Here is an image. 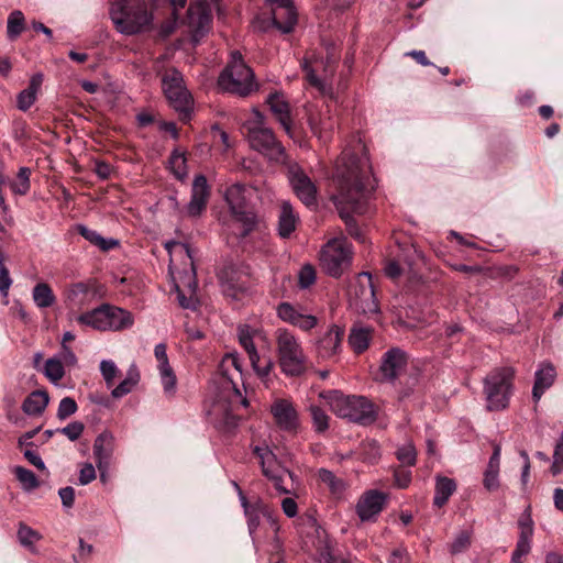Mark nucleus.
I'll list each match as a JSON object with an SVG mask.
<instances>
[{"mask_svg": "<svg viewBox=\"0 0 563 563\" xmlns=\"http://www.w3.org/2000/svg\"><path fill=\"white\" fill-rule=\"evenodd\" d=\"M369 166L366 157L344 151L336 166V194L332 200L351 236L361 242L363 234L351 213L363 214L367 210Z\"/></svg>", "mask_w": 563, "mask_h": 563, "instance_id": "nucleus-1", "label": "nucleus"}, {"mask_svg": "<svg viewBox=\"0 0 563 563\" xmlns=\"http://www.w3.org/2000/svg\"><path fill=\"white\" fill-rule=\"evenodd\" d=\"M110 14L117 30L125 35L150 30L153 21L145 0H114Z\"/></svg>", "mask_w": 563, "mask_h": 563, "instance_id": "nucleus-2", "label": "nucleus"}, {"mask_svg": "<svg viewBox=\"0 0 563 563\" xmlns=\"http://www.w3.org/2000/svg\"><path fill=\"white\" fill-rule=\"evenodd\" d=\"M218 85L222 90L240 97H247L258 89L253 70L238 51L232 52L230 62L218 78Z\"/></svg>", "mask_w": 563, "mask_h": 563, "instance_id": "nucleus-3", "label": "nucleus"}, {"mask_svg": "<svg viewBox=\"0 0 563 563\" xmlns=\"http://www.w3.org/2000/svg\"><path fill=\"white\" fill-rule=\"evenodd\" d=\"M325 399L334 415L362 426H367L376 420L374 405L364 396H345L338 390H332Z\"/></svg>", "mask_w": 563, "mask_h": 563, "instance_id": "nucleus-4", "label": "nucleus"}, {"mask_svg": "<svg viewBox=\"0 0 563 563\" xmlns=\"http://www.w3.org/2000/svg\"><path fill=\"white\" fill-rule=\"evenodd\" d=\"M278 363L282 372L287 376H299L306 371V356L303 351L289 331H276Z\"/></svg>", "mask_w": 563, "mask_h": 563, "instance_id": "nucleus-5", "label": "nucleus"}, {"mask_svg": "<svg viewBox=\"0 0 563 563\" xmlns=\"http://www.w3.org/2000/svg\"><path fill=\"white\" fill-rule=\"evenodd\" d=\"M514 371L510 367L494 368L484 379L487 409L503 410L509 404Z\"/></svg>", "mask_w": 563, "mask_h": 563, "instance_id": "nucleus-6", "label": "nucleus"}, {"mask_svg": "<svg viewBox=\"0 0 563 563\" xmlns=\"http://www.w3.org/2000/svg\"><path fill=\"white\" fill-rule=\"evenodd\" d=\"M253 453L260 460L263 474L269 478L282 494H291L295 489V475L283 467L268 446L256 445Z\"/></svg>", "mask_w": 563, "mask_h": 563, "instance_id": "nucleus-7", "label": "nucleus"}, {"mask_svg": "<svg viewBox=\"0 0 563 563\" xmlns=\"http://www.w3.org/2000/svg\"><path fill=\"white\" fill-rule=\"evenodd\" d=\"M163 90L170 106L179 112L183 121L190 118L192 99L186 87L179 70L170 68L166 70L162 79Z\"/></svg>", "mask_w": 563, "mask_h": 563, "instance_id": "nucleus-8", "label": "nucleus"}, {"mask_svg": "<svg viewBox=\"0 0 563 563\" xmlns=\"http://www.w3.org/2000/svg\"><path fill=\"white\" fill-rule=\"evenodd\" d=\"M247 188L244 184L235 183L225 191V201L234 220L242 224L241 235H247L256 224V216L247 203Z\"/></svg>", "mask_w": 563, "mask_h": 563, "instance_id": "nucleus-9", "label": "nucleus"}, {"mask_svg": "<svg viewBox=\"0 0 563 563\" xmlns=\"http://www.w3.org/2000/svg\"><path fill=\"white\" fill-rule=\"evenodd\" d=\"M352 260L351 244L345 239H334L321 251V265L332 277H340Z\"/></svg>", "mask_w": 563, "mask_h": 563, "instance_id": "nucleus-10", "label": "nucleus"}, {"mask_svg": "<svg viewBox=\"0 0 563 563\" xmlns=\"http://www.w3.org/2000/svg\"><path fill=\"white\" fill-rule=\"evenodd\" d=\"M272 5V16L256 22L255 27L267 31L272 24L283 34L294 31L297 24V12L291 0H267Z\"/></svg>", "mask_w": 563, "mask_h": 563, "instance_id": "nucleus-11", "label": "nucleus"}, {"mask_svg": "<svg viewBox=\"0 0 563 563\" xmlns=\"http://www.w3.org/2000/svg\"><path fill=\"white\" fill-rule=\"evenodd\" d=\"M220 0H194L190 3L183 23L188 26L191 40L195 44H198L209 32L212 20L211 4H216Z\"/></svg>", "mask_w": 563, "mask_h": 563, "instance_id": "nucleus-12", "label": "nucleus"}, {"mask_svg": "<svg viewBox=\"0 0 563 563\" xmlns=\"http://www.w3.org/2000/svg\"><path fill=\"white\" fill-rule=\"evenodd\" d=\"M247 137L252 148L265 155L269 161L280 163L285 158V147L276 140L274 132L265 126H250Z\"/></svg>", "mask_w": 563, "mask_h": 563, "instance_id": "nucleus-13", "label": "nucleus"}, {"mask_svg": "<svg viewBox=\"0 0 563 563\" xmlns=\"http://www.w3.org/2000/svg\"><path fill=\"white\" fill-rule=\"evenodd\" d=\"M222 294L238 300L247 290V273L235 264H225L217 274Z\"/></svg>", "mask_w": 563, "mask_h": 563, "instance_id": "nucleus-14", "label": "nucleus"}, {"mask_svg": "<svg viewBox=\"0 0 563 563\" xmlns=\"http://www.w3.org/2000/svg\"><path fill=\"white\" fill-rule=\"evenodd\" d=\"M408 363L407 353L399 347L387 350L380 360L378 380L394 383L406 369Z\"/></svg>", "mask_w": 563, "mask_h": 563, "instance_id": "nucleus-15", "label": "nucleus"}, {"mask_svg": "<svg viewBox=\"0 0 563 563\" xmlns=\"http://www.w3.org/2000/svg\"><path fill=\"white\" fill-rule=\"evenodd\" d=\"M238 336L239 342L246 351L251 365L256 374L261 377L267 376L274 366V362L271 357L263 358L262 362V358L253 342V331L251 328L246 324L240 325L238 329Z\"/></svg>", "mask_w": 563, "mask_h": 563, "instance_id": "nucleus-16", "label": "nucleus"}, {"mask_svg": "<svg viewBox=\"0 0 563 563\" xmlns=\"http://www.w3.org/2000/svg\"><path fill=\"white\" fill-rule=\"evenodd\" d=\"M277 427L286 432L296 433L300 422L294 405L287 399H277L271 407Z\"/></svg>", "mask_w": 563, "mask_h": 563, "instance_id": "nucleus-17", "label": "nucleus"}, {"mask_svg": "<svg viewBox=\"0 0 563 563\" xmlns=\"http://www.w3.org/2000/svg\"><path fill=\"white\" fill-rule=\"evenodd\" d=\"M289 181L297 197L306 205L317 202V187L299 166L289 168Z\"/></svg>", "mask_w": 563, "mask_h": 563, "instance_id": "nucleus-18", "label": "nucleus"}, {"mask_svg": "<svg viewBox=\"0 0 563 563\" xmlns=\"http://www.w3.org/2000/svg\"><path fill=\"white\" fill-rule=\"evenodd\" d=\"M357 299V307L363 313L378 312V303L375 297V289L369 273H361L357 278V286L354 287Z\"/></svg>", "mask_w": 563, "mask_h": 563, "instance_id": "nucleus-19", "label": "nucleus"}, {"mask_svg": "<svg viewBox=\"0 0 563 563\" xmlns=\"http://www.w3.org/2000/svg\"><path fill=\"white\" fill-rule=\"evenodd\" d=\"M99 296V285L95 279L71 284L66 290L67 300L78 308L90 303Z\"/></svg>", "mask_w": 563, "mask_h": 563, "instance_id": "nucleus-20", "label": "nucleus"}, {"mask_svg": "<svg viewBox=\"0 0 563 563\" xmlns=\"http://www.w3.org/2000/svg\"><path fill=\"white\" fill-rule=\"evenodd\" d=\"M386 495L377 492L369 490L365 493L356 505V512L362 521H367L377 516L384 508Z\"/></svg>", "mask_w": 563, "mask_h": 563, "instance_id": "nucleus-21", "label": "nucleus"}, {"mask_svg": "<svg viewBox=\"0 0 563 563\" xmlns=\"http://www.w3.org/2000/svg\"><path fill=\"white\" fill-rule=\"evenodd\" d=\"M520 533L512 552L510 563H522V558L529 554L531 550V538L533 536V521L529 514L519 519Z\"/></svg>", "mask_w": 563, "mask_h": 563, "instance_id": "nucleus-22", "label": "nucleus"}, {"mask_svg": "<svg viewBox=\"0 0 563 563\" xmlns=\"http://www.w3.org/2000/svg\"><path fill=\"white\" fill-rule=\"evenodd\" d=\"M277 316L285 322H288L301 330L308 331L317 325V318L311 314H305L289 302H282L277 307Z\"/></svg>", "mask_w": 563, "mask_h": 563, "instance_id": "nucleus-23", "label": "nucleus"}, {"mask_svg": "<svg viewBox=\"0 0 563 563\" xmlns=\"http://www.w3.org/2000/svg\"><path fill=\"white\" fill-rule=\"evenodd\" d=\"M210 191L207 178L203 175H197L192 183L191 198L187 206L188 214L199 216L207 206Z\"/></svg>", "mask_w": 563, "mask_h": 563, "instance_id": "nucleus-24", "label": "nucleus"}, {"mask_svg": "<svg viewBox=\"0 0 563 563\" xmlns=\"http://www.w3.org/2000/svg\"><path fill=\"white\" fill-rule=\"evenodd\" d=\"M344 330L338 325H332L322 338L317 342V353L321 358H331L335 356L341 347Z\"/></svg>", "mask_w": 563, "mask_h": 563, "instance_id": "nucleus-25", "label": "nucleus"}, {"mask_svg": "<svg viewBox=\"0 0 563 563\" xmlns=\"http://www.w3.org/2000/svg\"><path fill=\"white\" fill-rule=\"evenodd\" d=\"M267 104L272 113L276 117L280 125L284 128L285 132L291 136V117H290V106L288 101L285 99L282 92L275 91L268 95L266 99Z\"/></svg>", "mask_w": 563, "mask_h": 563, "instance_id": "nucleus-26", "label": "nucleus"}, {"mask_svg": "<svg viewBox=\"0 0 563 563\" xmlns=\"http://www.w3.org/2000/svg\"><path fill=\"white\" fill-rule=\"evenodd\" d=\"M235 487L238 489L241 505L247 519L250 534L252 536L260 526L261 515L265 516L268 514V507L261 499H257L254 503H249L247 498L244 496L238 484H235Z\"/></svg>", "mask_w": 563, "mask_h": 563, "instance_id": "nucleus-27", "label": "nucleus"}, {"mask_svg": "<svg viewBox=\"0 0 563 563\" xmlns=\"http://www.w3.org/2000/svg\"><path fill=\"white\" fill-rule=\"evenodd\" d=\"M555 378L556 371L553 364L550 362H542L534 374L532 398L536 402H538L544 391L554 384Z\"/></svg>", "mask_w": 563, "mask_h": 563, "instance_id": "nucleus-28", "label": "nucleus"}, {"mask_svg": "<svg viewBox=\"0 0 563 563\" xmlns=\"http://www.w3.org/2000/svg\"><path fill=\"white\" fill-rule=\"evenodd\" d=\"M113 453V437L109 432L100 433L93 442V457L98 468L110 466Z\"/></svg>", "mask_w": 563, "mask_h": 563, "instance_id": "nucleus-29", "label": "nucleus"}, {"mask_svg": "<svg viewBox=\"0 0 563 563\" xmlns=\"http://www.w3.org/2000/svg\"><path fill=\"white\" fill-rule=\"evenodd\" d=\"M308 124L312 134L317 136L320 142L327 143L332 139L335 122L332 121L330 117L322 118L318 113L309 112Z\"/></svg>", "mask_w": 563, "mask_h": 563, "instance_id": "nucleus-30", "label": "nucleus"}, {"mask_svg": "<svg viewBox=\"0 0 563 563\" xmlns=\"http://www.w3.org/2000/svg\"><path fill=\"white\" fill-rule=\"evenodd\" d=\"M372 338V327L355 324L350 330L347 342L354 353L361 354L368 349Z\"/></svg>", "mask_w": 563, "mask_h": 563, "instance_id": "nucleus-31", "label": "nucleus"}, {"mask_svg": "<svg viewBox=\"0 0 563 563\" xmlns=\"http://www.w3.org/2000/svg\"><path fill=\"white\" fill-rule=\"evenodd\" d=\"M43 82L41 73L34 74L29 82L27 88L23 89L16 97V107L21 111H27L36 101L37 92Z\"/></svg>", "mask_w": 563, "mask_h": 563, "instance_id": "nucleus-32", "label": "nucleus"}, {"mask_svg": "<svg viewBox=\"0 0 563 563\" xmlns=\"http://www.w3.org/2000/svg\"><path fill=\"white\" fill-rule=\"evenodd\" d=\"M107 311L108 330L121 331L133 325L134 319L131 312L110 305H107Z\"/></svg>", "mask_w": 563, "mask_h": 563, "instance_id": "nucleus-33", "label": "nucleus"}, {"mask_svg": "<svg viewBox=\"0 0 563 563\" xmlns=\"http://www.w3.org/2000/svg\"><path fill=\"white\" fill-rule=\"evenodd\" d=\"M107 303H104L91 311L78 316L77 322L82 325L90 327L95 330L106 331L108 330L109 324L107 323Z\"/></svg>", "mask_w": 563, "mask_h": 563, "instance_id": "nucleus-34", "label": "nucleus"}, {"mask_svg": "<svg viewBox=\"0 0 563 563\" xmlns=\"http://www.w3.org/2000/svg\"><path fill=\"white\" fill-rule=\"evenodd\" d=\"M298 217L295 214L292 206L288 201H284L280 206L278 220V234L286 239L296 230Z\"/></svg>", "mask_w": 563, "mask_h": 563, "instance_id": "nucleus-35", "label": "nucleus"}, {"mask_svg": "<svg viewBox=\"0 0 563 563\" xmlns=\"http://www.w3.org/2000/svg\"><path fill=\"white\" fill-rule=\"evenodd\" d=\"M185 279H186V282H184V287L188 288V291H189L190 295L186 296L184 294V291L181 290L180 286L178 284H175L174 288H175V290L177 292L178 303L184 309L196 310V308H197V300L194 297V294H195L196 288H197V282H196L195 272L192 271L191 274H187L185 276Z\"/></svg>", "mask_w": 563, "mask_h": 563, "instance_id": "nucleus-36", "label": "nucleus"}, {"mask_svg": "<svg viewBox=\"0 0 563 563\" xmlns=\"http://www.w3.org/2000/svg\"><path fill=\"white\" fill-rule=\"evenodd\" d=\"M48 394L44 390L32 391L23 401L22 410L29 416H38L47 407Z\"/></svg>", "mask_w": 563, "mask_h": 563, "instance_id": "nucleus-37", "label": "nucleus"}, {"mask_svg": "<svg viewBox=\"0 0 563 563\" xmlns=\"http://www.w3.org/2000/svg\"><path fill=\"white\" fill-rule=\"evenodd\" d=\"M455 490L456 483L454 479L445 476H437L435 494L433 498L434 506L439 508L443 507Z\"/></svg>", "mask_w": 563, "mask_h": 563, "instance_id": "nucleus-38", "label": "nucleus"}, {"mask_svg": "<svg viewBox=\"0 0 563 563\" xmlns=\"http://www.w3.org/2000/svg\"><path fill=\"white\" fill-rule=\"evenodd\" d=\"M32 298L36 307L41 309L49 308L56 302V296L47 283L36 284L32 291Z\"/></svg>", "mask_w": 563, "mask_h": 563, "instance_id": "nucleus-39", "label": "nucleus"}, {"mask_svg": "<svg viewBox=\"0 0 563 563\" xmlns=\"http://www.w3.org/2000/svg\"><path fill=\"white\" fill-rule=\"evenodd\" d=\"M141 378L137 367L133 364L130 366L126 373V377L112 389L111 395L113 398H121L133 390L139 384Z\"/></svg>", "mask_w": 563, "mask_h": 563, "instance_id": "nucleus-40", "label": "nucleus"}, {"mask_svg": "<svg viewBox=\"0 0 563 563\" xmlns=\"http://www.w3.org/2000/svg\"><path fill=\"white\" fill-rule=\"evenodd\" d=\"M78 232L91 244L97 245L102 251H109L118 245L114 239H104L97 231L88 229L85 225H78Z\"/></svg>", "mask_w": 563, "mask_h": 563, "instance_id": "nucleus-41", "label": "nucleus"}, {"mask_svg": "<svg viewBox=\"0 0 563 563\" xmlns=\"http://www.w3.org/2000/svg\"><path fill=\"white\" fill-rule=\"evenodd\" d=\"M25 29V18L22 11L14 10L8 16L7 35L13 41L18 38Z\"/></svg>", "mask_w": 563, "mask_h": 563, "instance_id": "nucleus-42", "label": "nucleus"}, {"mask_svg": "<svg viewBox=\"0 0 563 563\" xmlns=\"http://www.w3.org/2000/svg\"><path fill=\"white\" fill-rule=\"evenodd\" d=\"M153 2L155 5H158V2L167 3L169 5L173 21L166 22L163 29L165 34H170L177 25V21L179 19L178 11L185 8L187 0H153Z\"/></svg>", "mask_w": 563, "mask_h": 563, "instance_id": "nucleus-43", "label": "nucleus"}, {"mask_svg": "<svg viewBox=\"0 0 563 563\" xmlns=\"http://www.w3.org/2000/svg\"><path fill=\"white\" fill-rule=\"evenodd\" d=\"M13 473L24 490L31 492L40 486L36 475L31 470L23 466H15Z\"/></svg>", "mask_w": 563, "mask_h": 563, "instance_id": "nucleus-44", "label": "nucleus"}, {"mask_svg": "<svg viewBox=\"0 0 563 563\" xmlns=\"http://www.w3.org/2000/svg\"><path fill=\"white\" fill-rule=\"evenodd\" d=\"M31 169L29 167H21L16 175V180L10 184V188L16 195L24 196L30 191L31 183H30Z\"/></svg>", "mask_w": 563, "mask_h": 563, "instance_id": "nucleus-45", "label": "nucleus"}, {"mask_svg": "<svg viewBox=\"0 0 563 563\" xmlns=\"http://www.w3.org/2000/svg\"><path fill=\"white\" fill-rule=\"evenodd\" d=\"M309 412L314 431L317 433H324L329 429V416L322 408L316 405L309 406Z\"/></svg>", "mask_w": 563, "mask_h": 563, "instance_id": "nucleus-46", "label": "nucleus"}, {"mask_svg": "<svg viewBox=\"0 0 563 563\" xmlns=\"http://www.w3.org/2000/svg\"><path fill=\"white\" fill-rule=\"evenodd\" d=\"M41 538L42 536L36 530L32 529L23 522L19 523L18 539L23 547L33 551L34 543L41 540Z\"/></svg>", "mask_w": 563, "mask_h": 563, "instance_id": "nucleus-47", "label": "nucleus"}, {"mask_svg": "<svg viewBox=\"0 0 563 563\" xmlns=\"http://www.w3.org/2000/svg\"><path fill=\"white\" fill-rule=\"evenodd\" d=\"M159 376H161V383L163 385L164 394L172 398L176 394V385H177V378L176 375L170 367H164L162 369H158Z\"/></svg>", "mask_w": 563, "mask_h": 563, "instance_id": "nucleus-48", "label": "nucleus"}, {"mask_svg": "<svg viewBox=\"0 0 563 563\" xmlns=\"http://www.w3.org/2000/svg\"><path fill=\"white\" fill-rule=\"evenodd\" d=\"M44 374L52 383H57L65 375L64 364L56 357L48 358L45 363Z\"/></svg>", "mask_w": 563, "mask_h": 563, "instance_id": "nucleus-49", "label": "nucleus"}, {"mask_svg": "<svg viewBox=\"0 0 563 563\" xmlns=\"http://www.w3.org/2000/svg\"><path fill=\"white\" fill-rule=\"evenodd\" d=\"M319 479L325 484L333 494H340L344 490V482L329 470L321 468L319 471Z\"/></svg>", "mask_w": 563, "mask_h": 563, "instance_id": "nucleus-50", "label": "nucleus"}, {"mask_svg": "<svg viewBox=\"0 0 563 563\" xmlns=\"http://www.w3.org/2000/svg\"><path fill=\"white\" fill-rule=\"evenodd\" d=\"M169 166L176 178L183 179L186 177L187 167L186 157L184 153H180L178 150H175L169 157Z\"/></svg>", "mask_w": 563, "mask_h": 563, "instance_id": "nucleus-51", "label": "nucleus"}, {"mask_svg": "<svg viewBox=\"0 0 563 563\" xmlns=\"http://www.w3.org/2000/svg\"><path fill=\"white\" fill-rule=\"evenodd\" d=\"M396 456L404 466H413L417 461V452L412 443H406L398 448Z\"/></svg>", "mask_w": 563, "mask_h": 563, "instance_id": "nucleus-52", "label": "nucleus"}, {"mask_svg": "<svg viewBox=\"0 0 563 563\" xmlns=\"http://www.w3.org/2000/svg\"><path fill=\"white\" fill-rule=\"evenodd\" d=\"M7 255L0 249V294L7 297L12 285L9 269L5 266Z\"/></svg>", "mask_w": 563, "mask_h": 563, "instance_id": "nucleus-53", "label": "nucleus"}, {"mask_svg": "<svg viewBox=\"0 0 563 563\" xmlns=\"http://www.w3.org/2000/svg\"><path fill=\"white\" fill-rule=\"evenodd\" d=\"M317 549L318 562L319 563H336V556L333 551V547L330 540L324 539L319 541Z\"/></svg>", "mask_w": 563, "mask_h": 563, "instance_id": "nucleus-54", "label": "nucleus"}, {"mask_svg": "<svg viewBox=\"0 0 563 563\" xmlns=\"http://www.w3.org/2000/svg\"><path fill=\"white\" fill-rule=\"evenodd\" d=\"M471 545V531L463 530L457 533L455 539L450 545V552L457 554L464 552Z\"/></svg>", "mask_w": 563, "mask_h": 563, "instance_id": "nucleus-55", "label": "nucleus"}, {"mask_svg": "<svg viewBox=\"0 0 563 563\" xmlns=\"http://www.w3.org/2000/svg\"><path fill=\"white\" fill-rule=\"evenodd\" d=\"M563 470V432L560 434L559 440L556 441L554 453H553V463L551 465V472L555 476L561 473Z\"/></svg>", "mask_w": 563, "mask_h": 563, "instance_id": "nucleus-56", "label": "nucleus"}, {"mask_svg": "<svg viewBox=\"0 0 563 563\" xmlns=\"http://www.w3.org/2000/svg\"><path fill=\"white\" fill-rule=\"evenodd\" d=\"M77 404L71 397H65L59 401L57 418L65 420L77 411Z\"/></svg>", "mask_w": 563, "mask_h": 563, "instance_id": "nucleus-57", "label": "nucleus"}, {"mask_svg": "<svg viewBox=\"0 0 563 563\" xmlns=\"http://www.w3.org/2000/svg\"><path fill=\"white\" fill-rule=\"evenodd\" d=\"M316 282V271L313 266L306 264L298 274V284L302 289L309 288Z\"/></svg>", "mask_w": 563, "mask_h": 563, "instance_id": "nucleus-58", "label": "nucleus"}, {"mask_svg": "<svg viewBox=\"0 0 563 563\" xmlns=\"http://www.w3.org/2000/svg\"><path fill=\"white\" fill-rule=\"evenodd\" d=\"M100 372L108 387L113 385L114 378L118 374V367L112 361L103 360L100 363Z\"/></svg>", "mask_w": 563, "mask_h": 563, "instance_id": "nucleus-59", "label": "nucleus"}, {"mask_svg": "<svg viewBox=\"0 0 563 563\" xmlns=\"http://www.w3.org/2000/svg\"><path fill=\"white\" fill-rule=\"evenodd\" d=\"M498 474L499 468L489 466L486 467L484 473L483 485L487 490L493 492L499 487Z\"/></svg>", "mask_w": 563, "mask_h": 563, "instance_id": "nucleus-60", "label": "nucleus"}, {"mask_svg": "<svg viewBox=\"0 0 563 563\" xmlns=\"http://www.w3.org/2000/svg\"><path fill=\"white\" fill-rule=\"evenodd\" d=\"M84 429L85 426L82 422L74 421L62 429H57L56 431L66 435L70 441H76L82 434Z\"/></svg>", "mask_w": 563, "mask_h": 563, "instance_id": "nucleus-61", "label": "nucleus"}, {"mask_svg": "<svg viewBox=\"0 0 563 563\" xmlns=\"http://www.w3.org/2000/svg\"><path fill=\"white\" fill-rule=\"evenodd\" d=\"M395 485L398 488H407L411 483V472L404 467H397L394 471Z\"/></svg>", "mask_w": 563, "mask_h": 563, "instance_id": "nucleus-62", "label": "nucleus"}, {"mask_svg": "<svg viewBox=\"0 0 563 563\" xmlns=\"http://www.w3.org/2000/svg\"><path fill=\"white\" fill-rule=\"evenodd\" d=\"M96 478V470L91 463L82 464L79 471V483L87 485Z\"/></svg>", "mask_w": 563, "mask_h": 563, "instance_id": "nucleus-63", "label": "nucleus"}, {"mask_svg": "<svg viewBox=\"0 0 563 563\" xmlns=\"http://www.w3.org/2000/svg\"><path fill=\"white\" fill-rule=\"evenodd\" d=\"M302 69L303 71L306 73V77L309 81V84L320 90L323 89V82L322 80L314 74V70L312 69V67L310 66V64L308 63V60H305L302 63Z\"/></svg>", "mask_w": 563, "mask_h": 563, "instance_id": "nucleus-64", "label": "nucleus"}]
</instances>
